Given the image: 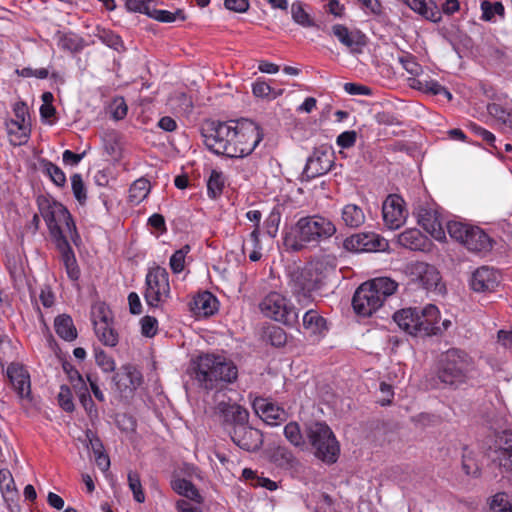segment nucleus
<instances>
[{
	"mask_svg": "<svg viewBox=\"0 0 512 512\" xmlns=\"http://www.w3.org/2000/svg\"><path fill=\"white\" fill-rule=\"evenodd\" d=\"M188 374L206 391L221 390L236 381L238 368L223 356L203 354L190 362Z\"/></svg>",
	"mask_w": 512,
	"mask_h": 512,
	"instance_id": "nucleus-1",
	"label": "nucleus"
},
{
	"mask_svg": "<svg viewBox=\"0 0 512 512\" xmlns=\"http://www.w3.org/2000/svg\"><path fill=\"white\" fill-rule=\"evenodd\" d=\"M37 204L40 215L46 222L50 235L60 252L68 277L72 281H77L80 277V269L74 251L60 226L62 217L68 214V209L60 202L50 200L44 196L37 199Z\"/></svg>",
	"mask_w": 512,
	"mask_h": 512,
	"instance_id": "nucleus-2",
	"label": "nucleus"
},
{
	"mask_svg": "<svg viewBox=\"0 0 512 512\" xmlns=\"http://www.w3.org/2000/svg\"><path fill=\"white\" fill-rule=\"evenodd\" d=\"M335 224L320 215L301 217L284 238V245L293 251H300L307 243L319 242L336 233Z\"/></svg>",
	"mask_w": 512,
	"mask_h": 512,
	"instance_id": "nucleus-3",
	"label": "nucleus"
},
{
	"mask_svg": "<svg viewBox=\"0 0 512 512\" xmlns=\"http://www.w3.org/2000/svg\"><path fill=\"white\" fill-rule=\"evenodd\" d=\"M398 283L388 277H378L361 284L355 291L352 306L361 316H371L387 297L394 294Z\"/></svg>",
	"mask_w": 512,
	"mask_h": 512,
	"instance_id": "nucleus-4",
	"label": "nucleus"
},
{
	"mask_svg": "<svg viewBox=\"0 0 512 512\" xmlns=\"http://www.w3.org/2000/svg\"><path fill=\"white\" fill-rule=\"evenodd\" d=\"M473 369L472 358L465 351L452 348L442 354L437 378L444 386L457 389L468 382Z\"/></svg>",
	"mask_w": 512,
	"mask_h": 512,
	"instance_id": "nucleus-5",
	"label": "nucleus"
},
{
	"mask_svg": "<svg viewBox=\"0 0 512 512\" xmlns=\"http://www.w3.org/2000/svg\"><path fill=\"white\" fill-rule=\"evenodd\" d=\"M305 432L318 459L327 464H333L337 461L340 446L333 431L326 423H310L306 426Z\"/></svg>",
	"mask_w": 512,
	"mask_h": 512,
	"instance_id": "nucleus-6",
	"label": "nucleus"
},
{
	"mask_svg": "<svg viewBox=\"0 0 512 512\" xmlns=\"http://www.w3.org/2000/svg\"><path fill=\"white\" fill-rule=\"evenodd\" d=\"M236 125L230 122H210L202 129L204 143L209 150L217 155H224L230 158L235 156L234 139Z\"/></svg>",
	"mask_w": 512,
	"mask_h": 512,
	"instance_id": "nucleus-7",
	"label": "nucleus"
},
{
	"mask_svg": "<svg viewBox=\"0 0 512 512\" xmlns=\"http://www.w3.org/2000/svg\"><path fill=\"white\" fill-rule=\"evenodd\" d=\"M322 265V262H316L303 269H294L289 274L288 285L299 303H308L311 299V293L322 287L323 276L320 272Z\"/></svg>",
	"mask_w": 512,
	"mask_h": 512,
	"instance_id": "nucleus-8",
	"label": "nucleus"
},
{
	"mask_svg": "<svg viewBox=\"0 0 512 512\" xmlns=\"http://www.w3.org/2000/svg\"><path fill=\"white\" fill-rule=\"evenodd\" d=\"M447 230L453 239L463 244L469 251L485 252L492 247L490 237L477 226L449 221Z\"/></svg>",
	"mask_w": 512,
	"mask_h": 512,
	"instance_id": "nucleus-9",
	"label": "nucleus"
},
{
	"mask_svg": "<svg viewBox=\"0 0 512 512\" xmlns=\"http://www.w3.org/2000/svg\"><path fill=\"white\" fill-rule=\"evenodd\" d=\"M144 299L148 306L159 308L170 297L168 271L161 266L148 270L145 278Z\"/></svg>",
	"mask_w": 512,
	"mask_h": 512,
	"instance_id": "nucleus-10",
	"label": "nucleus"
},
{
	"mask_svg": "<svg viewBox=\"0 0 512 512\" xmlns=\"http://www.w3.org/2000/svg\"><path fill=\"white\" fill-rule=\"evenodd\" d=\"M261 312L286 326L298 323V311L290 301L278 292H271L259 304Z\"/></svg>",
	"mask_w": 512,
	"mask_h": 512,
	"instance_id": "nucleus-11",
	"label": "nucleus"
},
{
	"mask_svg": "<svg viewBox=\"0 0 512 512\" xmlns=\"http://www.w3.org/2000/svg\"><path fill=\"white\" fill-rule=\"evenodd\" d=\"M404 273L411 281L419 283L427 291L438 294H442L445 291L441 275L434 265L421 261H411L405 265Z\"/></svg>",
	"mask_w": 512,
	"mask_h": 512,
	"instance_id": "nucleus-12",
	"label": "nucleus"
},
{
	"mask_svg": "<svg viewBox=\"0 0 512 512\" xmlns=\"http://www.w3.org/2000/svg\"><path fill=\"white\" fill-rule=\"evenodd\" d=\"M263 139V132L259 125L251 120L244 119L236 124V135L234 139L235 156L243 158L250 155Z\"/></svg>",
	"mask_w": 512,
	"mask_h": 512,
	"instance_id": "nucleus-13",
	"label": "nucleus"
},
{
	"mask_svg": "<svg viewBox=\"0 0 512 512\" xmlns=\"http://www.w3.org/2000/svg\"><path fill=\"white\" fill-rule=\"evenodd\" d=\"M486 454L497 467L512 474V431L496 433Z\"/></svg>",
	"mask_w": 512,
	"mask_h": 512,
	"instance_id": "nucleus-14",
	"label": "nucleus"
},
{
	"mask_svg": "<svg viewBox=\"0 0 512 512\" xmlns=\"http://www.w3.org/2000/svg\"><path fill=\"white\" fill-rule=\"evenodd\" d=\"M334 164V155L326 146L315 148L308 157L301 174V181H310L328 173Z\"/></svg>",
	"mask_w": 512,
	"mask_h": 512,
	"instance_id": "nucleus-15",
	"label": "nucleus"
},
{
	"mask_svg": "<svg viewBox=\"0 0 512 512\" xmlns=\"http://www.w3.org/2000/svg\"><path fill=\"white\" fill-rule=\"evenodd\" d=\"M343 247L350 252H376L385 251L388 242L375 233H358L347 237Z\"/></svg>",
	"mask_w": 512,
	"mask_h": 512,
	"instance_id": "nucleus-16",
	"label": "nucleus"
},
{
	"mask_svg": "<svg viewBox=\"0 0 512 512\" xmlns=\"http://www.w3.org/2000/svg\"><path fill=\"white\" fill-rule=\"evenodd\" d=\"M229 434L234 444L249 452L259 450L263 444V435L260 430L248 424H242L230 429Z\"/></svg>",
	"mask_w": 512,
	"mask_h": 512,
	"instance_id": "nucleus-17",
	"label": "nucleus"
},
{
	"mask_svg": "<svg viewBox=\"0 0 512 512\" xmlns=\"http://www.w3.org/2000/svg\"><path fill=\"white\" fill-rule=\"evenodd\" d=\"M94 331L98 340L105 346L114 347L118 344L119 336L112 325L109 311L103 306L98 308L93 317Z\"/></svg>",
	"mask_w": 512,
	"mask_h": 512,
	"instance_id": "nucleus-18",
	"label": "nucleus"
},
{
	"mask_svg": "<svg viewBox=\"0 0 512 512\" xmlns=\"http://www.w3.org/2000/svg\"><path fill=\"white\" fill-rule=\"evenodd\" d=\"M6 373L17 396L21 400L31 401L30 375L25 367L19 363H11Z\"/></svg>",
	"mask_w": 512,
	"mask_h": 512,
	"instance_id": "nucleus-19",
	"label": "nucleus"
},
{
	"mask_svg": "<svg viewBox=\"0 0 512 512\" xmlns=\"http://www.w3.org/2000/svg\"><path fill=\"white\" fill-rule=\"evenodd\" d=\"M216 411L221 417L222 425L227 429H233L242 424H248L249 412L236 403L221 401L216 406Z\"/></svg>",
	"mask_w": 512,
	"mask_h": 512,
	"instance_id": "nucleus-20",
	"label": "nucleus"
},
{
	"mask_svg": "<svg viewBox=\"0 0 512 512\" xmlns=\"http://www.w3.org/2000/svg\"><path fill=\"white\" fill-rule=\"evenodd\" d=\"M419 320L416 322L414 336H430L441 334L439 325V310L433 304H428L418 312Z\"/></svg>",
	"mask_w": 512,
	"mask_h": 512,
	"instance_id": "nucleus-21",
	"label": "nucleus"
},
{
	"mask_svg": "<svg viewBox=\"0 0 512 512\" xmlns=\"http://www.w3.org/2000/svg\"><path fill=\"white\" fill-rule=\"evenodd\" d=\"M332 33L352 54L362 53L363 48L367 45V37L360 30L349 31L346 26L335 24L332 26Z\"/></svg>",
	"mask_w": 512,
	"mask_h": 512,
	"instance_id": "nucleus-22",
	"label": "nucleus"
},
{
	"mask_svg": "<svg viewBox=\"0 0 512 512\" xmlns=\"http://www.w3.org/2000/svg\"><path fill=\"white\" fill-rule=\"evenodd\" d=\"M13 112L16 119H11L6 122L7 133H12L14 128L19 130V136L17 139H11V144L14 146H20L25 144L29 138V129L25 125L26 116L28 115V107L25 102L19 101L14 104Z\"/></svg>",
	"mask_w": 512,
	"mask_h": 512,
	"instance_id": "nucleus-23",
	"label": "nucleus"
},
{
	"mask_svg": "<svg viewBox=\"0 0 512 512\" xmlns=\"http://www.w3.org/2000/svg\"><path fill=\"white\" fill-rule=\"evenodd\" d=\"M402 202L403 200L400 197L390 195L383 203V220L390 229H398L405 222L406 211Z\"/></svg>",
	"mask_w": 512,
	"mask_h": 512,
	"instance_id": "nucleus-24",
	"label": "nucleus"
},
{
	"mask_svg": "<svg viewBox=\"0 0 512 512\" xmlns=\"http://www.w3.org/2000/svg\"><path fill=\"white\" fill-rule=\"evenodd\" d=\"M499 282L500 275L496 270L482 266L473 272L470 286L475 292H490L499 285Z\"/></svg>",
	"mask_w": 512,
	"mask_h": 512,
	"instance_id": "nucleus-25",
	"label": "nucleus"
},
{
	"mask_svg": "<svg viewBox=\"0 0 512 512\" xmlns=\"http://www.w3.org/2000/svg\"><path fill=\"white\" fill-rule=\"evenodd\" d=\"M254 409L262 420L271 426L279 425L287 419V414L283 408L264 399L255 401Z\"/></svg>",
	"mask_w": 512,
	"mask_h": 512,
	"instance_id": "nucleus-26",
	"label": "nucleus"
},
{
	"mask_svg": "<svg viewBox=\"0 0 512 512\" xmlns=\"http://www.w3.org/2000/svg\"><path fill=\"white\" fill-rule=\"evenodd\" d=\"M418 223L434 238H440L443 234L442 221L438 212L429 207H420L418 210Z\"/></svg>",
	"mask_w": 512,
	"mask_h": 512,
	"instance_id": "nucleus-27",
	"label": "nucleus"
},
{
	"mask_svg": "<svg viewBox=\"0 0 512 512\" xmlns=\"http://www.w3.org/2000/svg\"><path fill=\"white\" fill-rule=\"evenodd\" d=\"M217 304L216 297L212 293L204 291L194 297L191 309L198 315L210 316L217 311Z\"/></svg>",
	"mask_w": 512,
	"mask_h": 512,
	"instance_id": "nucleus-28",
	"label": "nucleus"
},
{
	"mask_svg": "<svg viewBox=\"0 0 512 512\" xmlns=\"http://www.w3.org/2000/svg\"><path fill=\"white\" fill-rule=\"evenodd\" d=\"M418 312L417 307L404 308L395 312L393 319L402 330L414 335L417 331L416 322L419 320Z\"/></svg>",
	"mask_w": 512,
	"mask_h": 512,
	"instance_id": "nucleus-29",
	"label": "nucleus"
},
{
	"mask_svg": "<svg viewBox=\"0 0 512 512\" xmlns=\"http://www.w3.org/2000/svg\"><path fill=\"white\" fill-rule=\"evenodd\" d=\"M40 171L46 175L57 187H64L67 179L63 170L46 158L38 160Z\"/></svg>",
	"mask_w": 512,
	"mask_h": 512,
	"instance_id": "nucleus-30",
	"label": "nucleus"
},
{
	"mask_svg": "<svg viewBox=\"0 0 512 512\" xmlns=\"http://www.w3.org/2000/svg\"><path fill=\"white\" fill-rule=\"evenodd\" d=\"M54 327L56 334L65 341H73L77 338V329L72 318L67 314L57 316Z\"/></svg>",
	"mask_w": 512,
	"mask_h": 512,
	"instance_id": "nucleus-31",
	"label": "nucleus"
},
{
	"mask_svg": "<svg viewBox=\"0 0 512 512\" xmlns=\"http://www.w3.org/2000/svg\"><path fill=\"white\" fill-rule=\"evenodd\" d=\"M341 218L344 224L350 228H358L365 222V214L356 204H347L343 207Z\"/></svg>",
	"mask_w": 512,
	"mask_h": 512,
	"instance_id": "nucleus-32",
	"label": "nucleus"
},
{
	"mask_svg": "<svg viewBox=\"0 0 512 512\" xmlns=\"http://www.w3.org/2000/svg\"><path fill=\"white\" fill-rule=\"evenodd\" d=\"M171 487L177 494L189 498L197 503H202V497L191 481L185 478H176L171 481Z\"/></svg>",
	"mask_w": 512,
	"mask_h": 512,
	"instance_id": "nucleus-33",
	"label": "nucleus"
},
{
	"mask_svg": "<svg viewBox=\"0 0 512 512\" xmlns=\"http://www.w3.org/2000/svg\"><path fill=\"white\" fill-rule=\"evenodd\" d=\"M425 238L418 229H407L398 236V243L410 250H421Z\"/></svg>",
	"mask_w": 512,
	"mask_h": 512,
	"instance_id": "nucleus-34",
	"label": "nucleus"
},
{
	"mask_svg": "<svg viewBox=\"0 0 512 512\" xmlns=\"http://www.w3.org/2000/svg\"><path fill=\"white\" fill-rule=\"evenodd\" d=\"M303 327L311 334H321L326 330V320L318 311L309 309L303 315Z\"/></svg>",
	"mask_w": 512,
	"mask_h": 512,
	"instance_id": "nucleus-35",
	"label": "nucleus"
},
{
	"mask_svg": "<svg viewBox=\"0 0 512 512\" xmlns=\"http://www.w3.org/2000/svg\"><path fill=\"white\" fill-rule=\"evenodd\" d=\"M271 459L274 464L284 469H292L298 464V461L293 453L284 446H278L275 448L271 455Z\"/></svg>",
	"mask_w": 512,
	"mask_h": 512,
	"instance_id": "nucleus-36",
	"label": "nucleus"
},
{
	"mask_svg": "<svg viewBox=\"0 0 512 512\" xmlns=\"http://www.w3.org/2000/svg\"><path fill=\"white\" fill-rule=\"evenodd\" d=\"M150 192V182L145 178H139L133 182L129 189V200L133 204H139Z\"/></svg>",
	"mask_w": 512,
	"mask_h": 512,
	"instance_id": "nucleus-37",
	"label": "nucleus"
},
{
	"mask_svg": "<svg viewBox=\"0 0 512 512\" xmlns=\"http://www.w3.org/2000/svg\"><path fill=\"white\" fill-rule=\"evenodd\" d=\"M225 186V176L223 172L218 170H212L210 177L207 181V193L210 198L219 197Z\"/></svg>",
	"mask_w": 512,
	"mask_h": 512,
	"instance_id": "nucleus-38",
	"label": "nucleus"
},
{
	"mask_svg": "<svg viewBox=\"0 0 512 512\" xmlns=\"http://www.w3.org/2000/svg\"><path fill=\"white\" fill-rule=\"evenodd\" d=\"M482 19L484 21H495V16L504 17L505 9L501 2H489L484 0L481 2Z\"/></svg>",
	"mask_w": 512,
	"mask_h": 512,
	"instance_id": "nucleus-39",
	"label": "nucleus"
},
{
	"mask_svg": "<svg viewBox=\"0 0 512 512\" xmlns=\"http://www.w3.org/2000/svg\"><path fill=\"white\" fill-rule=\"evenodd\" d=\"M284 436L295 447H303L305 445L304 437L297 422L292 421L286 424Z\"/></svg>",
	"mask_w": 512,
	"mask_h": 512,
	"instance_id": "nucleus-40",
	"label": "nucleus"
},
{
	"mask_svg": "<svg viewBox=\"0 0 512 512\" xmlns=\"http://www.w3.org/2000/svg\"><path fill=\"white\" fill-rule=\"evenodd\" d=\"M291 15L294 22L301 25L302 27H314L315 22L312 20L310 15L304 10L300 2H294L291 5Z\"/></svg>",
	"mask_w": 512,
	"mask_h": 512,
	"instance_id": "nucleus-41",
	"label": "nucleus"
},
{
	"mask_svg": "<svg viewBox=\"0 0 512 512\" xmlns=\"http://www.w3.org/2000/svg\"><path fill=\"white\" fill-rule=\"evenodd\" d=\"M190 252V246L184 245L179 250H176L170 257L169 265L173 273L179 274L184 270L185 257Z\"/></svg>",
	"mask_w": 512,
	"mask_h": 512,
	"instance_id": "nucleus-42",
	"label": "nucleus"
},
{
	"mask_svg": "<svg viewBox=\"0 0 512 512\" xmlns=\"http://www.w3.org/2000/svg\"><path fill=\"white\" fill-rule=\"evenodd\" d=\"M128 486L133 493L134 500L138 503H143L145 501V493L137 472L130 471L128 473Z\"/></svg>",
	"mask_w": 512,
	"mask_h": 512,
	"instance_id": "nucleus-43",
	"label": "nucleus"
},
{
	"mask_svg": "<svg viewBox=\"0 0 512 512\" xmlns=\"http://www.w3.org/2000/svg\"><path fill=\"white\" fill-rule=\"evenodd\" d=\"M94 356L96 364L102 369L103 372L110 373L115 370L116 364L114 359L104 350L101 348H95Z\"/></svg>",
	"mask_w": 512,
	"mask_h": 512,
	"instance_id": "nucleus-44",
	"label": "nucleus"
},
{
	"mask_svg": "<svg viewBox=\"0 0 512 512\" xmlns=\"http://www.w3.org/2000/svg\"><path fill=\"white\" fill-rule=\"evenodd\" d=\"M58 46L60 49L69 52H78L83 48L81 38L67 34L60 36Z\"/></svg>",
	"mask_w": 512,
	"mask_h": 512,
	"instance_id": "nucleus-45",
	"label": "nucleus"
},
{
	"mask_svg": "<svg viewBox=\"0 0 512 512\" xmlns=\"http://www.w3.org/2000/svg\"><path fill=\"white\" fill-rule=\"evenodd\" d=\"M71 186L76 200L80 204H84L87 200V194L81 174L75 173L71 176Z\"/></svg>",
	"mask_w": 512,
	"mask_h": 512,
	"instance_id": "nucleus-46",
	"label": "nucleus"
},
{
	"mask_svg": "<svg viewBox=\"0 0 512 512\" xmlns=\"http://www.w3.org/2000/svg\"><path fill=\"white\" fill-rule=\"evenodd\" d=\"M490 512H512V504L505 493H497L493 496Z\"/></svg>",
	"mask_w": 512,
	"mask_h": 512,
	"instance_id": "nucleus-47",
	"label": "nucleus"
},
{
	"mask_svg": "<svg viewBox=\"0 0 512 512\" xmlns=\"http://www.w3.org/2000/svg\"><path fill=\"white\" fill-rule=\"evenodd\" d=\"M414 87L432 95H440L441 91H444V86L435 80L418 79L415 80Z\"/></svg>",
	"mask_w": 512,
	"mask_h": 512,
	"instance_id": "nucleus-48",
	"label": "nucleus"
},
{
	"mask_svg": "<svg viewBox=\"0 0 512 512\" xmlns=\"http://www.w3.org/2000/svg\"><path fill=\"white\" fill-rule=\"evenodd\" d=\"M99 39L108 47L120 51L123 48V41L121 37L110 30H102L99 34Z\"/></svg>",
	"mask_w": 512,
	"mask_h": 512,
	"instance_id": "nucleus-49",
	"label": "nucleus"
},
{
	"mask_svg": "<svg viewBox=\"0 0 512 512\" xmlns=\"http://www.w3.org/2000/svg\"><path fill=\"white\" fill-rule=\"evenodd\" d=\"M62 367L75 389L85 388L86 383L82 375L72 364H70L69 362H64Z\"/></svg>",
	"mask_w": 512,
	"mask_h": 512,
	"instance_id": "nucleus-50",
	"label": "nucleus"
},
{
	"mask_svg": "<svg viewBox=\"0 0 512 512\" xmlns=\"http://www.w3.org/2000/svg\"><path fill=\"white\" fill-rule=\"evenodd\" d=\"M488 112L490 115L512 128V112L506 111L500 105L495 103L488 105Z\"/></svg>",
	"mask_w": 512,
	"mask_h": 512,
	"instance_id": "nucleus-51",
	"label": "nucleus"
},
{
	"mask_svg": "<svg viewBox=\"0 0 512 512\" xmlns=\"http://www.w3.org/2000/svg\"><path fill=\"white\" fill-rule=\"evenodd\" d=\"M152 0H126L125 7L130 12H139L149 16Z\"/></svg>",
	"mask_w": 512,
	"mask_h": 512,
	"instance_id": "nucleus-52",
	"label": "nucleus"
},
{
	"mask_svg": "<svg viewBox=\"0 0 512 512\" xmlns=\"http://www.w3.org/2000/svg\"><path fill=\"white\" fill-rule=\"evenodd\" d=\"M58 402L60 407L66 412H72L74 410V403L72 399V393L68 386L62 385L58 394Z\"/></svg>",
	"mask_w": 512,
	"mask_h": 512,
	"instance_id": "nucleus-53",
	"label": "nucleus"
},
{
	"mask_svg": "<svg viewBox=\"0 0 512 512\" xmlns=\"http://www.w3.org/2000/svg\"><path fill=\"white\" fill-rule=\"evenodd\" d=\"M140 322L142 335L149 338L156 335L158 329V321L155 317L147 315L144 316Z\"/></svg>",
	"mask_w": 512,
	"mask_h": 512,
	"instance_id": "nucleus-54",
	"label": "nucleus"
},
{
	"mask_svg": "<svg viewBox=\"0 0 512 512\" xmlns=\"http://www.w3.org/2000/svg\"><path fill=\"white\" fill-rule=\"evenodd\" d=\"M177 15H182V11L177 10L176 13H172L167 10H158V9L152 7L149 17L153 18L157 21H160V22L171 23L176 20Z\"/></svg>",
	"mask_w": 512,
	"mask_h": 512,
	"instance_id": "nucleus-55",
	"label": "nucleus"
},
{
	"mask_svg": "<svg viewBox=\"0 0 512 512\" xmlns=\"http://www.w3.org/2000/svg\"><path fill=\"white\" fill-rule=\"evenodd\" d=\"M474 132L480 136L491 148L494 149L495 153L501 154V149L496 145V137L490 131L480 127L473 126Z\"/></svg>",
	"mask_w": 512,
	"mask_h": 512,
	"instance_id": "nucleus-56",
	"label": "nucleus"
},
{
	"mask_svg": "<svg viewBox=\"0 0 512 512\" xmlns=\"http://www.w3.org/2000/svg\"><path fill=\"white\" fill-rule=\"evenodd\" d=\"M0 488L3 493L14 492L16 490L14 479L8 469H0Z\"/></svg>",
	"mask_w": 512,
	"mask_h": 512,
	"instance_id": "nucleus-57",
	"label": "nucleus"
},
{
	"mask_svg": "<svg viewBox=\"0 0 512 512\" xmlns=\"http://www.w3.org/2000/svg\"><path fill=\"white\" fill-rule=\"evenodd\" d=\"M270 343L275 347H282L287 342V335L280 327H272L268 334Z\"/></svg>",
	"mask_w": 512,
	"mask_h": 512,
	"instance_id": "nucleus-58",
	"label": "nucleus"
},
{
	"mask_svg": "<svg viewBox=\"0 0 512 512\" xmlns=\"http://www.w3.org/2000/svg\"><path fill=\"white\" fill-rule=\"evenodd\" d=\"M356 138L357 133L354 130L345 131L337 137L336 143L341 148H350L355 144Z\"/></svg>",
	"mask_w": 512,
	"mask_h": 512,
	"instance_id": "nucleus-59",
	"label": "nucleus"
},
{
	"mask_svg": "<svg viewBox=\"0 0 512 512\" xmlns=\"http://www.w3.org/2000/svg\"><path fill=\"white\" fill-rule=\"evenodd\" d=\"M399 62L402 64L403 68L412 75H417L420 70V65L415 61V58L410 55H404L399 57Z\"/></svg>",
	"mask_w": 512,
	"mask_h": 512,
	"instance_id": "nucleus-60",
	"label": "nucleus"
},
{
	"mask_svg": "<svg viewBox=\"0 0 512 512\" xmlns=\"http://www.w3.org/2000/svg\"><path fill=\"white\" fill-rule=\"evenodd\" d=\"M344 90L350 95H372V90L368 86L357 83H345Z\"/></svg>",
	"mask_w": 512,
	"mask_h": 512,
	"instance_id": "nucleus-61",
	"label": "nucleus"
},
{
	"mask_svg": "<svg viewBox=\"0 0 512 512\" xmlns=\"http://www.w3.org/2000/svg\"><path fill=\"white\" fill-rule=\"evenodd\" d=\"M79 389V399L84 407V409L91 415L92 412H96L95 404L88 392V388L85 385V388H78Z\"/></svg>",
	"mask_w": 512,
	"mask_h": 512,
	"instance_id": "nucleus-62",
	"label": "nucleus"
},
{
	"mask_svg": "<svg viewBox=\"0 0 512 512\" xmlns=\"http://www.w3.org/2000/svg\"><path fill=\"white\" fill-rule=\"evenodd\" d=\"M224 6L230 11L244 13L249 9L250 4L248 0H224Z\"/></svg>",
	"mask_w": 512,
	"mask_h": 512,
	"instance_id": "nucleus-63",
	"label": "nucleus"
},
{
	"mask_svg": "<svg viewBox=\"0 0 512 512\" xmlns=\"http://www.w3.org/2000/svg\"><path fill=\"white\" fill-rule=\"evenodd\" d=\"M252 92L254 96L264 98L269 97V95L273 92V89L265 81L257 80L252 85Z\"/></svg>",
	"mask_w": 512,
	"mask_h": 512,
	"instance_id": "nucleus-64",
	"label": "nucleus"
}]
</instances>
